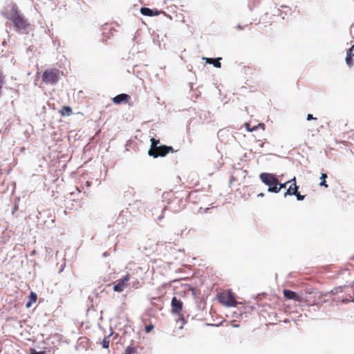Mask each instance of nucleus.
Listing matches in <instances>:
<instances>
[{"instance_id": "22", "label": "nucleus", "mask_w": 354, "mask_h": 354, "mask_svg": "<svg viewBox=\"0 0 354 354\" xmlns=\"http://www.w3.org/2000/svg\"><path fill=\"white\" fill-rule=\"evenodd\" d=\"M245 128L249 132H252L254 131H256L257 129V126H254L252 127H250V124L249 123H245Z\"/></svg>"}, {"instance_id": "25", "label": "nucleus", "mask_w": 354, "mask_h": 354, "mask_svg": "<svg viewBox=\"0 0 354 354\" xmlns=\"http://www.w3.org/2000/svg\"><path fill=\"white\" fill-rule=\"evenodd\" d=\"M295 196H296L298 201H302L305 197V196L301 195L299 192H297V194H296Z\"/></svg>"}, {"instance_id": "10", "label": "nucleus", "mask_w": 354, "mask_h": 354, "mask_svg": "<svg viewBox=\"0 0 354 354\" xmlns=\"http://www.w3.org/2000/svg\"><path fill=\"white\" fill-rule=\"evenodd\" d=\"M344 292L346 293L345 297H342V301L343 303L354 301V288L346 287L344 288Z\"/></svg>"}, {"instance_id": "3", "label": "nucleus", "mask_w": 354, "mask_h": 354, "mask_svg": "<svg viewBox=\"0 0 354 354\" xmlns=\"http://www.w3.org/2000/svg\"><path fill=\"white\" fill-rule=\"evenodd\" d=\"M219 302L227 307L236 306L238 302L231 290L221 292L217 296Z\"/></svg>"}, {"instance_id": "24", "label": "nucleus", "mask_w": 354, "mask_h": 354, "mask_svg": "<svg viewBox=\"0 0 354 354\" xmlns=\"http://www.w3.org/2000/svg\"><path fill=\"white\" fill-rule=\"evenodd\" d=\"M290 183L289 181L285 183H280L277 185V189H279V192L283 187H286L287 183Z\"/></svg>"}, {"instance_id": "16", "label": "nucleus", "mask_w": 354, "mask_h": 354, "mask_svg": "<svg viewBox=\"0 0 354 354\" xmlns=\"http://www.w3.org/2000/svg\"><path fill=\"white\" fill-rule=\"evenodd\" d=\"M221 58L213 59V58H207V62L209 64H212L216 68H221V64L220 62V59Z\"/></svg>"}, {"instance_id": "20", "label": "nucleus", "mask_w": 354, "mask_h": 354, "mask_svg": "<svg viewBox=\"0 0 354 354\" xmlns=\"http://www.w3.org/2000/svg\"><path fill=\"white\" fill-rule=\"evenodd\" d=\"M327 178V174L325 173H322V176L320 177L321 182L319 183L320 186H324L326 188L328 187V185L326 184V178Z\"/></svg>"}, {"instance_id": "18", "label": "nucleus", "mask_w": 354, "mask_h": 354, "mask_svg": "<svg viewBox=\"0 0 354 354\" xmlns=\"http://www.w3.org/2000/svg\"><path fill=\"white\" fill-rule=\"evenodd\" d=\"M37 296L36 293L31 292L29 296V301L26 304V307H30L32 303H35L37 301Z\"/></svg>"}, {"instance_id": "23", "label": "nucleus", "mask_w": 354, "mask_h": 354, "mask_svg": "<svg viewBox=\"0 0 354 354\" xmlns=\"http://www.w3.org/2000/svg\"><path fill=\"white\" fill-rule=\"evenodd\" d=\"M154 328V325L152 324H150L145 326V332L147 333H150L153 329Z\"/></svg>"}, {"instance_id": "5", "label": "nucleus", "mask_w": 354, "mask_h": 354, "mask_svg": "<svg viewBox=\"0 0 354 354\" xmlns=\"http://www.w3.org/2000/svg\"><path fill=\"white\" fill-rule=\"evenodd\" d=\"M169 152H174V149L172 147L160 145L156 148L152 153H148V154L150 156H152L156 158L159 156L164 157Z\"/></svg>"}, {"instance_id": "2", "label": "nucleus", "mask_w": 354, "mask_h": 354, "mask_svg": "<svg viewBox=\"0 0 354 354\" xmlns=\"http://www.w3.org/2000/svg\"><path fill=\"white\" fill-rule=\"evenodd\" d=\"M261 180L268 186V192L278 193L277 185L279 184V180L273 174L261 173L259 176Z\"/></svg>"}, {"instance_id": "29", "label": "nucleus", "mask_w": 354, "mask_h": 354, "mask_svg": "<svg viewBox=\"0 0 354 354\" xmlns=\"http://www.w3.org/2000/svg\"><path fill=\"white\" fill-rule=\"evenodd\" d=\"M133 286L138 288V287L140 286V282L138 281H137L136 283H133Z\"/></svg>"}, {"instance_id": "27", "label": "nucleus", "mask_w": 354, "mask_h": 354, "mask_svg": "<svg viewBox=\"0 0 354 354\" xmlns=\"http://www.w3.org/2000/svg\"><path fill=\"white\" fill-rule=\"evenodd\" d=\"M307 120H317L316 118H314L312 114H308L307 115Z\"/></svg>"}, {"instance_id": "30", "label": "nucleus", "mask_w": 354, "mask_h": 354, "mask_svg": "<svg viewBox=\"0 0 354 354\" xmlns=\"http://www.w3.org/2000/svg\"><path fill=\"white\" fill-rule=\"evenodd\" d=\"M343 271L345 272H348V269H344Z\"/></svg>"}, {"instance_id": "28", "label": "nucleus", "mask_w": 354, "mask_h": 354, "mask_svg": "<svg viewBox=\"0 0 354 354\" xmlns=\"http://www.w3.org/2000/svg\"><path fill=\"white\" fill-rule=\"evenodd\" d=\"M257 126V129L259 127L261 128L263 130L265 129V124L263 123H259Z\"/></svg>"}, {"instance_id": "14", "label": "nucleus", "mask_w": 354, "mask_h": 354, "mask_svg": "<svg viewBox=\"0 0 354 354\" xmlns=\"http://www.w3.org/2000/svg\"><path fill=\"white\" fill-rule=\"evenodd\" d=\"M353 57H354V44L347 50V53H346V63L349 67H351L353 65Z\"/></svg>"}, {"instance_id": "11", "label": "nucleus", "mask_w": 354, "mask_h": 354, "mask_svg": "<svg viewBox=\"0 0 354 354\" xmlns=\"http://www.w3.org/2000/svg\"><path fill=\"white\" fill-rule=\"evenodd\" d=\"M283 293L284 297L288 299H292L296 301H301V297L290 290L284 289Z\"/></svg>"}, {"instance_id": "1", "label": "nucleus", "mask_w": 354, "mask_h": 354, "mask_svg": "<svg viewBox=\"0 0 354 354\" xmlns=\"http://www.w3.org/2000/svg\"><path fill=\"white\" fill-rule=\"evenodd\" d=\"M3 15L12 21L15 30L19 32H27L30 28V24L16 5L9 6Z\"/></svg>"}, {"instance_id": "26", "label": "nucleus", "mask_w": 354, "mask_h": 354, "mask_svg": "<svg viewBox=\"0 0 354 354\" xmlns=\"http://www.w3.org/2000/svg\"><path fill=\"white\" fill-rule=\"evenodd\" d=\"M44 351H36L35 349H31L30 354H44Z\"/></svg>"}, {"instance_id": "9", "label": "nucleus", "mask_w": 354, "mask_h": 354, "mask_svg": "<svg viewBox=\"0 0 354 354\" xmlns=\"http://www.w3.org/2000/svg\"><path fill=\"white\" fill-rule=\"evenodd\" d=\"M130 99H131V97L129 95H127L126 93H122V94L118 95L115 97H113L112 102L115 104H120L122 103L127 104L129 102Z\"/></svg>"}, {"instance_id": "8", "label": "nucleus", "mask_w": 354, "mask_h": 354, "mask_svg": "<svg viewBox=\"0 0 354 354\" xmlns=\"http://www.w3.org/2000/svg\"><path fill=\"white\" fill-rule=\"evenodd\" d=\"M342 133L347 136L348 138L354 135V128L353 124L346 122L342 125L340 128Z\"/></svg>"}, {"instance_id": "4", "label": "nucleus", "mask_w": 354, "mask_h": 354, "mask_svg": "<svg viewBox=\"0 0 354 354\" xmlns=\"http://www.w3.org/2000/svg\"><path fill=\"white\" fill-rule=\"evenodd\" d=\"M59 71L57 68L46 70L42 75V81L46 84H55L59 80Z\"/></svg>"}, {"instance_id": "17", "label": "nucleus", "mask_w": 354, "mask_h": 354, "mask_svg": "<svg viewBox=\"0 0 354 354\" xmlns=\"http://www.w3.org/2000/svg\"><path fill=\"white\" fill-rule=\"evenodd\" d=\"M151 147L148 151V153H152L156 148L158 147V144L160 143V140H156L154 138L151 139Z\"/></svg>"}, {"instance_id": "31", "label": "nucleus", "mask_w": 354, "mask_h": 354, "mask_svg": "<svg viewBox=\"0 0 354 354\" xmlns=\"http://www.w3.org/2000/svg\"><path fill=\"white\" fill-rule=\"evenodd\" d=\"M76 189H77V192H81V191L80 190V189L78 187H76Z\"/></svg>"}, {"instance_id": "6", "label": "nucleus", "mask_w": 354, "mask_h": 354, "mask_svg": "<svg viewBox=\"0 0 354 354\" xmlns=\"http://www.w3.org/2000/svg\"><path fill=\"white\" fill-rule=\"evenodd\" d=\"M130 280V276L127 273L122 279L117 281V283L113 286V290L118 292H121L125 288L128 286V282Z\"/></svg>"}, {"instance_id": "32", "label": "nucleus", "mask_w": 354, "mask_h": 354, "mask_svg": "<svg viewBox=\"0 0 354 354\" xmlns=\"http://www.w3.org/2000/svg\"><path fill=\"white\" fill-rule=\"evenodd\" d=\"M258 196H264V194L261 193V194H259Z\"/></svg>"}, {"instance_id": "15", "label": "nucleus", "mask_w": 354, "mask_h": 354, "mask_svg": "<svg viewBox=\"0 0 354 354\" xmlns=\"http://www.w3.org/2000/svg\"><path fill=\"white\" fill-rule=\"evenodd\" d=\"M59 113L62 116H70L73 114L72 109L68 106H64L59 111Z\"/></svg>"}, {"instance_id": "13", "label": "nucleus", "mask_w": 354, "mask_h": 354, "mask_svg": "<svg viewBox=\"0 0 354 354\" xmlns=\"http://www.w3.org/2000/svg\"><path fill=\"white\" fill-rule=\"evenodd\" d=\"M160 11H158L157 10H151L149 8L143 7L140 8V13L145 16H158L160 14Z\"/></svg>"}, {"instance_id": "21", "label": "nucleus", "mask_w": 354, "mask_h": 354, "mask_svg": "<svg viewBox=\"0 0 354 354\" xmlns=\"http://www.w3.org/2000/svg\"><path fill=\"white\" fill-rule=\"evenodd\" d=\"M109 336L105 337L102 342V347L104 348H108L109 347Z\"/></svg>"}, {"instance_id": "19", "label": "nucleus", "mask_w": 354, "mask_h": 354, "mask_svg": "<svg viewBox=\"0 0 354 354\" xmlns=\"http://www.w3.org/2000/svg\"><path fill=\"white\" fill-rule=\"evenodd\" d=\"M137 352V347L129 346L126 348L124 354H136Z\"/></svg>"}, {"instance_id": "7", "label": "nucleus", "mask_w": 354, "mask_h": 354, "mask_svg": "<svg viewBox=\"0 0 354 354\" xmlns=\"http://www.w3.org/2000/svg\"><path fill=\"white\" fill-rule=\"evenodd\" d=\"M171 309L174 313L180 315L183 310V301L178 299L176 297H173L171 300Z\"/></svg>"}, {"instance_id": "12", "label": "nucleus", "mask_w": 354, "mask_h": 354, "mask_svg": "<svg viewBox=\"0 0 354 354\" xmlns=\"http://www.w3.org/2000/svg\"><path fill=\"white\" fill-rule=\"evenodd\" d=\"M289 182H293V183L289 187L288 190L285 192L284 197H286L287 195H295L298 192V187L296 185L295 177L293 178Z\"/></svg>"}]
</instances>
